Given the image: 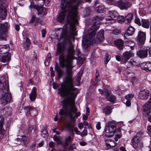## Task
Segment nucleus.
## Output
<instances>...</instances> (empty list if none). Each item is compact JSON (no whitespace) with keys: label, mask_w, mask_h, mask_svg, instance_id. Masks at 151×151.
<instances>
[{"label":"nucleus","mask_w":151,"mask_h":151,"mask_svg":"<svg viewBox=\"0 0 151 151\" xmlns=\"http://www.w3.org/2000/svg\"><path fill=\"white\" fill-rule=\"evenodd\" d=\"M0 91L1 93L0 101L3 105H5L12 101L11 93L9 91L7 77H0Z\"/></svg>","instance_id":"3"},{"label":"nucleus","mask_w":151,"mask_h":151,"mask_svg":"<svg viewBox=\"0 0 151 151\" xmlns=\"http://www.w3.org/2000/svg\"><path fill=\"white\" fill-rule=\"evenodd\" d=\"M125 90V88L123 86H119L116 91V93L119 95H120Z\"/></svg>","instance_id":"31"},{"label":"nucleus","mask_w":151,"mask_h":151,"mask_svg":"<svg viewBox=\"0 0 151 151\" xmlns=\"http://www.w3.org/2000/svg\"><path fill=\"white\" fill-rule=\"evenodd\" d=\"M97 12L99 13H103L105 11L104 7L101 6H98L97 7Z\"/></svg>","instance_id":"39"},{"label":"nucleus","mask_w":151,"mask_h":151,"mask_svg":"<svg viewBox=\"0 0 151 151\" xmlns=\"http://www.w3.org/2000/svg\"><path fill=\"white\" fill-rule=\"evenodd\" d=\"M148 71L151 70V62H147Z\"/></svg>","instance_id":"51"},{"label":"nucleus","mask_w":151,"mask_h":151,"mask_svg":"<svg viewBox=\"0 0 151 151\" xmlns=\"http://www.w3.org/2000/svg\"><path fill=\"white\" fill-rule=\"evenodd\" d=\"M123 55L122 60L124 62H126L132 57V53L130 51H126L123 53Z\"/></svg>","instance_id":"17"},{"label":"nucleus","mask_w":151,"mask_h":151,"mask_svg":"<svg viewBox=\"0 0 151 151\" xmlns=\"http://www.w3.org/2000/svg\"><path fill=\"white\" fill-rule=\"evenodd\" d=\"M142 134V133L141 132H138L137 133L136 135L135 136H136L137 138L140 139V137Z\"/></svg>","instance_id":"52"},{"label":"nucleus","mask_w":151,"mask_h":151,"mask_svg":"<svg viewBox=\"0 0 151 151\" xmlns=\"http://www.w3.org/2000/svg\"><path fill=\"white\" fill-rule=\"evenodd\" d=\"M111 56L110 55L107 54L105 55V57L104 60V63L105 64H106L110 60Z\"/></svg>","instance_id":"40"},{"label":"nucleus","mask_w":151,"mask_h":151,"mask_svg":"<svg viewBox=\"0 0 151 151\" xmlns=\"http://www.w3.org/2000/svg\"><path fill=\"white\" fill-rule=\"evenodd\" d=\"M125 62V64L126 65L127 67V68L131 67L132 65H134V63H135V62L132 59H131L130 62Z\"/></svg>","instance_id":"38"},{"label":"nucleus","mask_w":151,"mask_h":151,"mask_svg":"<svg viewBox=\"0 0 151 151\" xmlns=\"http://www.w3.org/2000/svg\"><path fill=\"white\" fill-rule=\"evenodd\" d=\"M81 2V0H70V2L72 3L69 4H68L65 0H63L61 2V8L62 12L60 13L57 17V20L59 22H61L64 20L66 15L65 13L66 10L68 9V6H69L70 9L67 19L70 23V28L73 32H74L76 30V25L78 24L77 16L78 13V8Z\"/></svg>","instance_id":"2"},{"label":"nucleus","mask_w":151,"mask_h":151,"mask_svg":"<svg viewBox=\"0 0 151 151\" xmlns=\"http://www.w3.org/2000/svg\"><path fill=\"white\" fill-rule=\"evenodd\" d=\"M113 142L114 144L112 145H111L110 144L106 143V145L108 149H109L111 147H114L116 146V144L115 142L114 141H113Z\"/></svg>","instance_id":"47"},{"label":"nucleus","mask_w":151,"mask_h":151,"mask_svg":"<svg viewBox=\"0 0 151 151\" xmlns=\"http://www.w3.org/2000/svg\"><path fill=\"white\" fill-rule=\"evenodd\" d=\"M76 149V147L75 145L74 144H73L70 146L68 149V151H73L74 149Z\"/></svg>","instance_id":"45"},{"label":"nucleus","mask_w":151,"mask_h":151,"mask_svg":"<svg viewBox=\"0 0 151 151\" xmlns=\"http://www.w3.org/2000/svg\"><path fill=\"white\" fill-rule=\"evenodd\" d=\"M96 38L98 41H96L94 42H95L99 43L104 40V30H101L99 32L96 36Z\"/></svg>","instance_id":"16"},{"label":"nucleus","mask_w":151,"mask_h":151,"mask_svg":"<svg viewBox=\"0 0 151 151\" xmlns=\"http://www.w3.org/2000/svg\"><path fill=\"white\" fill-rule=\"evenodd\" d=\"M95 35V31H93L91 32L88 31V33L82 40V46L83 48L86 49L89 45L94 42Z\"/></svg>","instance_id":"4"},{"label":"nucleus","mask_w":151,"mask_h":151,"mask_svg":"<svg viewBox=\"0 0 151 151\" xmlns=\"http://www.w3.org/2000/svg\"><path fill=\"white\" fill-rule=\"evenodd\" d=\"M114 44L119 50H121L123 49L124 42L122 39H119L116 40L114 41Z\"/></svg>","instance_id":"21"},{"label":"nucleus","mask_w":151,"mask_h":151,"mask_svg":"<svg viewBox=\"0 0 151 151\" xmlns=\"http://www.w3.org/2000/svg\"><path fill=\"white\" fill-rule=\"evenodd\" d=\"M74 130L76 132V134L78 135L80 134L81 132L80 131L78 130V129L76 127H75L74 128Z\"/></svg>","instance_id":"55"},{"label":"nucleus","mask_w":151,"mask_h":151,"mask_svg":"<svg viewBox=\"0 0 151 151\" xmlns=\"http://www.w3.org/2000/svg\"><path fill=\"white\" fill-rule=\"evenodd\" d=\"M71 139V137L70 136L68 137L65 139L64 146H68V142H70Z\"/></svg>","instance_id":"42"},{"label":"nucleus","mask_w":151,"mask_h":151,"mask_svg":"<svg viewBox=\"0 0 151 151\" xmlns=\"http://www.w3.org/2000/svg\"><path fill=\"white\" fill-rule=\"evenodd\" d=\"M116 59L118 61H120L121 60V58L118 55H117L116 56Z\"/></svg>","instance_id":"64"},{"label":"nucleus","mask_w":151,"mask_h":151,"mask_svg":"<svg viewBox=\"0 0 151 151\" xmlns=\"http://www.w3.org/2000/svg\"><path fill=\"white\" fill-rule=\"evenodd\" d=\"M149 94L148 91L147 89H145L140 91L139 94V97L141 99L145 100L148 98Z\"/></svg>","instance_id":"14"},{"label":"nucleus","mask_w":151,"mask_h":151,"mask_svg":"<svg viewBox=\"0 0 151 151\" xmlns=\"http://www.w3.org/2000/svg\"><path fill=\"white\" fill-rule=\"evenodd\" d=\"M106 127H108L109 129L112 131H115L116 129V124L113 122L110 121L107 122Z\"/></svg>","instance_id":"26"},{"label":"nucleus","mask_w":151,"mask_h":151,"mask_svg":"<svg viewBox=\"0 0 151 151\" xmlns=\"http://www.w3.org/2000/svg\"><path fill=\"white\" fill-rule=\"evenodd\" d=\"M131 105V102L129 100H127L126 102V105L127 106H129Z\"/></svg>","instance_id":"62"},{"label":"nucleus","mask_w":151,"mask_h":151,"mask_svg":"<svg viewBox=\"0 0 151 151\" xmlns=\"http://www.w3.org/2000/svg\"><path fill=\"white\" fill-rule=\"evenodd\" d=\"M87 144V143L84 141H81L79 142V144L82 146H84L86 145Z\"/></svg>","instance_id":"56"},{"label":"nucleus","mask_w":151,"mask_h":151,"mask_svg":"<svg viewBox=\"0 0 151 151\" xmlns=\"http://www.w3.org/2000/svg\"><path fill=\"white\" fill-rule=\"evenodd\" d=\"M9 47L8 45H0V54H4L7 52L9 50Z\"/></svg>","instance_id":"22"},{"label":"nucleus","mask_w":151,"mask_h":151,"mask_svg":"<svg viewBox=\"0 0 151 151\" xmlns=\"http://www.w3.org/2000/svg\"><path fill=\"white\" fill-rule=\"evenodd\" d=\"M108 2L118 6L122 10H127L132 5L131 3L128 1L123 2L122 0H108Z\"/></svg>","instance_id":"5"},{"label":"nucleus","mask_w":151,"mask_h":151,"mask_svg":"<svg viewBox=\"0 0 151 151\" xmlns=\"http://www.w3.org/2000/svg\"><path fill=\"white\" fill-rule=\"evenodd\" d=\"M83 71L80 70L78 73L76 77V80L77 81L78 83H79L81 81V76L82 75Z\"/></svg>","instance_id":"35"},{"label":"nucleus","mask_w":151,"mask_h":151,"mask_svg":"<svg viewBox=\"0 0 151 151\" xmlns=\"http://www.w3.org/2000/svg\"><path fill=\"white\" fill-rule=\"evenodd\" d=\"M35 22L36 23H38L40 22V19L37 17L36 18L35 16L32 15L31 20L29 21V23H33Z\"/></svg>","instance_id":"32"},{"label":"nucleus","mask_w":151,"mask_h":151,"mask_svg":"<svg viewBox=\"0 0 151 151\" xmlns=\"http://www.w3.org/2000/svg\"><path fill=\"white\" fill-rule=\"evenodd\" d=\"M37 91L36 87H33L29 95V99L31 101H34L35 100L37 96Z\"/></svg>","instance_id":"19"},{"label":"nucleus","mask_w":151,"mask_h":151,"mask_svg":"<svg viewBox=\"0 0 151 151\" xmlns=\"http://www.w3.org/2000/svg\"><path fill=\"white\" fill-rule=\"evenodd\" d=\"M24 39L25 40V44L27 48H28L30 44V40L27 37H24Z\"/></svg>","instance_id":"44"},{"label":"nucleus","mask_w":151,"mask_h":151,"mask_svg":"<svg viewBox=\"0 0 151 151\" xmlns=\"http://www.w3.org/2000/svg\"><path fill=\"white\" fill-rule=\"evenodd\" d=\"M141 25L145 28L148 29L150 26V22L148 19H142L141 21Z\"/></svg>","instance_id":"28"},{"label":"nucleus","mask_w":151,"mask_h":151,"mask_svg":"<svg viewBox=\"0 0 151 151\" xmlns=\"http://www.w3.org/2000/svg\"><path fill=\"white\" fill-rule=\"evenodd\" d=\"M87 134V132L86 130L84 129L82 132L81 135L83 137L85 135H86Z\"/></svg>","instance_id":"49"},{"label":"nucleus","mask_w":151,"mask_h":151,"mask_svg":"<svg viewBox=\"0 0 151 151\" xmlns=\"http://www.w3.org/2000/svg\"><path fill=\"white\" fill-rule=\"evenodd\" d=\"M120 31L118 29H115L113 30V33L115 35H118L119 34Z\"/></svg>","instance_id":"48"},{"label":"nucleus","mask_w":151,"mask_h":151,"mask_svg":"<svg viewBox=\"0 0 151 151\" xmlns=\"http://www.w3.org/2000/svg\"><path fill=\"white\" fill-rule=\"evenodd\" d=\"M53 139L54 140L56 141H60V139L56 135H55L53 137Z\"/></svg>","instance_id":"59"},{"label":"nucleus","mask_w":151,"mask_h":151,"mask_svg":"<svg viewBox=\"0 0 151 151\" xmlns=\"http://www.w3.org/2000/svg\"><path fill=\"white\" fill-rule=\"evenodd\" d=\"M135 32L134 28L132 26H129L124 35V37L125 38L127 36L132 35Z\"/></svg>","instance_id":"18"},{"label":"nucleus","mask_w":151,"mask_h":151,"mask_svg":"<svg viewBox=\"0 0 151 151\" xmlns=\"http://www.w3.org/2000/svg\"><path fill=\"white\" fill-rule=\"evenodd\" d=\"M37 1H40V0H32V1L31 2V5L29 7L30 8L32 7L36 9L38 12V14H42L43 17L44 15H46L47 14L46 9L41 6H38L35 5V3L36 1L37 4H40L39 2H37Z\"/></svg>","instance_id":"6"},{"label":"nucleus","mask_w":151,"mask_h":151,"mask_svg":"<svg viewBox=\"0 0 151 151\" xmlns=\"http://www.w3.org/2000/svg\"><path fill=\"white\" fill-rule=\"evenodd\" d=\"M41 135L44 138H46L47 137L48 134L47 130L45 129H44L41 132Z\"/></svg>","instance_id":"36"},{"label":"nucleus","mask_w":151,"mask_h":151,"mask_svg":"<svg viewBox=\"0 0 151 151\" xmlns=\"http://www.w3.org/2000/svg\"><path fill=\"white\" fill-rule=\"evenodd\" d=\"M12 109L10 107H5L0 111V114L1 115H6L11 116Z\"/></svg>","instance_id":"15"},{"label":"nucleus","mask_w":151,"mask_h":151,"mask_svg":"<svg viewBox=\"0 0 151 151\" xmlns=\"http://www.w3.org/2000/svg\"><path fill=\"white\" fill-rule=\"evenodd\" d=\"M83 125H84L85 126H87L88 128H90L91 127L90 125L88 124L87 122L86 121L83 122Z\"/></svg>","instance_id":"57"},{"label":"nucleus","mask_w":151,"mask_h":151,"mask_svg":"<svg viewBox=\"0 0 151 151\" xmlns=\"http://www.w3.org/2000/svg\"><path fill=\"white\" fill-rule=\"evenodd\" d=\"M134 21L135 23L137 24L139 26L141 25V23L139 19L136 16L135 17Z\"/></svg>","instance_id":"43"},{"label":"nucleus","mask_w":151,"mask_h":151,"mask_svg":"<svg viewBox=\"0 0 151 151\" xmlns=\"http://www.w3.org/2000/svg\"><path fill=\"white\" fill-rule=\"evenodd\" d=\"M134 96V95L132 94H129L125 96L126 99L128 100H130Z\"/></svg>","instance_id":"46"},{"label":"nucleus","mask_w":151,"mask_h":151,"mask_svg":"<svg viewBox=\"0 0 151 151\" xmlns=\"http://www.w3.org/2000/svg\"><path fill=\"white\" fill-rule=\"evenodd\" d=\"M103 20V18L101 17H96L93 18L92 20L93 27L91 29H90L88 31L91 32L93 31H95V33L97 30L99 28V26H98L100 21Z\"/></svg>","instance_id":"8"},{"label":"nucleus","mask_w":151,"mask_h":151,"mask_svg":"<svg viewBox=\"0 0 151 151\" xmlns=\"http://www.w3.org/2000/svg\"><path fill=\"white\" fill-rule=\"evenodd\" d=\"M137 41L141 45L144 44L146 40V34L145 33L140 31L139 32L137 38Z\"/></svg>","instance_id":"11"},{"label":"nucleus","mask_w":151,"mask_h":151,"mask_svg":"<svg viewBox=\"0 0 151 151\" xmlns=\"http://www.w3.org/2000/svg\"><path fill=\"white\" fill-rule=\"evenodd\" d=\"M103 112L106 115H109L110 114L111 112L110 107L107 106L105 107L103 109Z\"/></svg>","instance_id":"33"},{"label":"nucleus","mask_w":151,"mask_h":151,"mask_svg":"<svg viewBox=\"0 0 151 151\" xmlns=\"http://www.w3.org/2000/svg\"><path fill=\"white\" fill-rule=\"evenodd\" d=\"M148 51V49L147 48L144 50H140L137 53V54L141 58H145L147 56Z\"/></svg>","instance_id":"20"},{"label":"nucleus","mask_w":151,"mask_h":151,"mask_svg":"<svg viewBox=\"0 0 151 151\" xmlns=\"http://www.w3.org/2000/svg\"><path fill=\"white\" fill-rule=\"evenodd\" d=\"M50 60L46 58L44 61V64L45 66H48L50 63Z\"/></svg>","instance_id":"50"},{"label":"nucleus","mask_w":151,"mask_h":151,"mask_svg":"<svg viewBox=\"0 0 151 151\" xmlns=\"http://www.w3.org/2000/svg\"><path fill=\"white\" fill-rule=\"evenodd\" d=\"M14 28L17 31H19V30L20 27L19 25H14Z\"/></svg>","instance_id":"60"},{"label":"nucleus","mask_w":151,"mask_h":151,"mask_svg":"<svg viewBox=\"0 0 151 151\" xmlns=\"http://www.w3.org/2000/svg\"><path fill=\"white\" fill-rule=\"evenodd\" d=\"M140 139L136 136H134L132 140V143L133 144V146L134 148L136 150L138 147V143Z\"/></svg>","instance_id":"24"},{"label":"nucleus","mask_w":151,"mask_h":151,"mask_svg":"<svg viewBox=\"0 0 151 151\" xmlns=\"http://www.w3.org/2000/svg\"><path fill=\"white\" fill-rule=\"evenodd\" d=\"M1 61L3 63L8 62L10 61L11 59V56L10 53H8L6 55L2 57L1 56L0 58Z\"/></svg>","instance_id":"27"},{"label":"nucleus","mask_w":151,"mask_h":151,"mask_svg":"<svg viewBox=\"0 0 151 151\" xmlns=\"http://www.w3.org/2000/svg\"><path fill=\"white\" fill-rule=\"evenodd\" d=\"M26 114L27 116L29 115L31 116H34L37 114V111L35 108L32 106H27L25 107L23 109Z\"/></svg>","instance_id":"9"},{"label":"nucleus","mask_w":151,"mask_h":151,"mask_svg":"<svg viewBox=\"0 0 151 151\" xmlns=\"http://www.w3.org/2000/svg\"><path fill=\"white\" fill-rule=\"evenodd\" d=\"M109 18H106V19L109 21H114L116 18L118 17V14L117 12L115 11H111L109 12Z\"/></svg>","instance_id":"13"},{"label":"nucleus","mask_w":151,"mask_h":151,"mask_svg":"<svg viewBox=\"0 0 151 151\" xmlns=\"http://www.w3.org/2000/svg\"><path fill=\"white\" fill-rule=\"evenodd\" d=\"M96 127L97 129L99 130L101 128V123L100 122H98L96 124Z\"/></svg>","instance_id":"54"},{"label":"nucleus","mask_w":151,"mask_h":151,"mask_svg":"<svg viewBox=\"0 0 151 151\" xmlns=\"http://www.w3.org/2000/svg\"><path fill=\"white\" fill-rule=\"evenodd\" d=\"M83 124L82 123H80L79 124L78 127L79 129H81L83 128Z\"/></svg>","instance_id":"63"},{"label":"nucleus","mask_w":151,"mask_h":151,"mask_svg":"<svg viewBox=\"0 0 151 151\" xmlns=\"http://www.w3.org/2000/svg\"><path fill=\"white\" fill-rule=\"evenodd\" d=\"M104 94L106 96L108 101L110 102H114L116 99L115 97L113 95L110 94L106 89H104Z\"/></svg>","instance_id":"12"},{"label":"nucleus","mask_w":151,"mask_h":151,"mask_svg":"<svg viewBox=\"0 0 151 151\" xmlns=\"http://www.w3.org/2000/svg\"><path fill=\"white\" fill-rule=\"evenodd\" d=\"M55 69L57 72L58 78H61L63 75V71L62 69L58 65L57 63L55 64Z\"/></svg>","instance_id":"25"},{"label":"nucleus","mask_w":151,"mask_h":151,"mask_svg":"<svg viewBox=\"0 0 151 151\" xmlns=\"http://www.w3.org/2000/svg\"><path fill=\"white\" fill-rule=\"evenodd\" d=\"M142 109L144 111L147 113V114L150 112L151 111V94L149 101L145 103L143 106Z\"/></svg>","instance_id":"10"},{"label":"nucleus","mask_w":151,"mask_h":151,"mask_svg":"<svg viewBox=\"0 0 151 151\" xmlns=\"http://www.w3.org/2000/svg\"><path fill=\"white\" fill-rule=\"evenodd\" d=\"M67 128L68 129L69 131L70 132H72L74 130V125L71 123H68L67 125Z\"/></svg>","instance_id":"37"},{"label":"nucleus","mask_w":151,"mask_h":151,"mask_svg":"<svg viewBox=\"0 0 151 151\" xmlns=\"http://www.w3.org/2000/svg\"><path fill=\"white\" fill-rule=\"evenodd\" d=\"M121 137V135L119 134H116L115 136L114 139L116 141H117L118 139Z\"/></svg>","instance_id":"58"},{"label":"nucleus","mask_w":151,"mask_h":151,"mask_svg":"<svg viewBox=\"0 0 151 151\" xmlns=\"http://www.w3.org/2000/svg\"><path fill=\"white\" fill-rule=\"evenodd\" d=\"M133 18L132 14L131 13L128 14L125 17L124 21L126 23H130Z\"/></svg>","instance_id":"30"},{"label":"nucleus","mask_w":151,"mask_h":151,"mask_svg":"<svg viewBox=\"0 0 151 151\" xmlns=\"http://www.w3.org/2000/svg\"><path fill=\"white\" fill-rule=\"evenodd\" d=\"M33 129V128L32 127H29L27 129V131L29 133H30L31 132L32 130Z\"/></svg>","instance_id":"61"},{"label":"nucleus","mask_w":151,"mask_h":151,"mask_svg":"<svg viewBox=\"0 0 151 151\" xmlns=\"http://www.w3.org/2000/svg\"><path fill=\"white\" fill-rule=\"evenodd\" d=\"M74 59V55H59V60L60 66L66 67L67 76L65 78L64 82L61 84L58 89V93L60 96L66 97L68 100L63 102V109L60 110L59 114L60 115L59 121L63 119V116H68L70 119L73 118L81 115L80 112H77V109L75 105V100L78 93V89L73 84L72 68L70 67L72 61Z\"/></svg>","instance_id":"1"},{"label":"nucleus","mask_w":151,"mask_h":151,"mask_svg":"<svg viewBox=\"0 0 151 151\" xmlns=\"http://www.w3.org/2000/svg\"><path fill=\"white\" fill-rule=\"evenodd\" d=\"M141 68L146 71H148L147 62L142 63L140 65Z\"/></svg>","instance_id":"34"},{"label":"nucleus","mask_w":151,"mask_h":151,"mask_svg":"<svg viewBox=\"0 0 151 151\" xmlns=\"http://www.w3.org/2000/svg\"><path fill=\"white\" fill-rule=\"evenodd\" d=\"M99 76V72L98 70H97L96 73V78H95V81L96 82L95 85L96 86H98L99 85V84H103V83L102 81H100V80H99L98 78Z\"/></svg>","instance_id":"29"},{"label":"nucleus","mask_w":151,"mask_h":151,"mask_svg":"<svg viewBox=\"0 0 151 151\" xmlns=\"http://www.w3.org/2000/svg\"><path fill=\"white\" fill-rule=\"evenodd\" d=\"M115 131L109 129L108 127H105L104 133L106 136L111 137L114 135Z\"/></svg>","instance_id":"23"},{"label":"nucleus","mask_w":151,"mask_h":151,"mask_svg":"<svg viewBox=\"0 0 151 151\" xmlns=\"http://www.w3.org/2000/svg\"><path fill=\"white\" fill-rule=\"evenodd\" d=\"M42 37H44L45 36L46 32L45 29H42L41 31Z\"/></svg>","instance_id":"53"},{"label":"nucleus","mask_w":151,"mask_h":151,"mask_svg":"<svg viewBox=\"0 0 151 151\" xmlns=\"http://www.w3.org/2000/svg\"><path fill=\"white\" fill-rule=\"evenodd\" d=\"M139 80L135 77H133L131 80V82L133 85H136L138 84L139 83Z\"/></svg>","instance_id":"41"},{"label":"nucleus","mask_w":151,"mask_h":151,"mask_svg":"<svg viewBox=\"0 0 151 151\" xmlns=\"http://www.w3.org/2000/svg\"><path fill=\"white\" fill-rule=\"evenodd\" d=\"M9 26L7 22L0 24V40H4L3 35L7 33Z\"/></svg>","instance_id":"7"}]
</instances>
